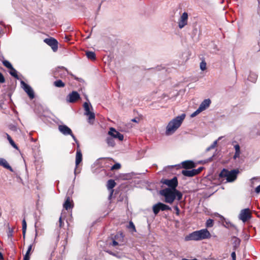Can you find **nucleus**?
Here are the masks:
<instances>
[{
    "label": "nucleus",
    "instance_id": "obj_1",
    "mask_svg": "<svg viewBox=\"0 0 260 260\" xmlns=\"http://www.w3.org/2000/svg\"><path fill=\"white\" fill-rule=\"evenodd\" d=\"M160 194L165 197V202L172 204L177 199L178 201L182 199V193L177 189L165 188L160 191Z\"/></svg>",
    "mask_w": 260,
    "mask_h": 260
},
{
    "label": "nucleus",
    "instance_id": "obj_2",
    "mask_svg": "<svg viewBox=\"0 0 260 260\" xmlns=\"http://www.w3.org/2000/svg\"><path fill=\"white\" fill-rule=\"evenodd\" d=\"M211 237V234L207 229L196 231L189 234L185 237V240L188 241H200L204 239H209Z\"/></svg>",
    "mask_w": 260,
    "mask_h": 260
},
{
    "label": "nucleus",
    "instance_id": "obj_3",
    "mask_svg": "<svg viewBox=\"0 0 260 260\" xmlns=\"http://www.w3.org/2000/svg\"><path fill=\"white\" fill-rule=\"evenodd\" d=\"M185 117V114L183 113L170 121L166 127V135H170L174 133L180 126Z\"/></svg>",
    "mask_w": 260,
    "mask_h": 260
},
{
    "label": "nucleus",
    "instance_id": "obj_4",
    "mask_svg": "<svg viewBox=\"0 0 260 260\" xmlns=\"http://www.w3.org/2000/svg\"><path fill=\"white\" fill-rule=\"evenodd\" d=\"M239 173V171L238 169H234L230 171L224 169L221 171L219 176L220 179L225 178L226 182H231L236 179Z\"/></svg>",
    "mask_w": 260,
    "mask_h": 260
},
{
    "label": "nucleus",
    "instance_id": "obj_5",
    "mask_svg": "<svg viewBox=\"0 0 260 260\" xmlns=\"http://www.w3.org/2000/svg\"><path fill=\"white\" fill-rule=\"evenodd\" d=\"M84 109V115L88 116V122L91 123V120L95 119V114L93 111V108L90 103L85 102L83 104Z\"/></svg>",
    "mask_w": 260,
    "mask_h": 260
},
{
    "label": "nucleus",
    "instance_id": "obj_6",
    "mask_svg": "<svg viewBox=\"0 0 260 260\" xmlns=\"http://www.w3.org/2000/svg\"><path fill=\"white\" fill-rule=\"evenodd\" d=\"M161 182L169 187V188L172 189H177L176 187L178 186V180L176 177H173L171 179H163Z\"/></svg>",
    "mask_w": 260,
    "mask_h": 260
},
{
    "label": "nucleus",
    "instance_id": "obj_7",
    "mask_svg": "<svg viewBox=\"0 0 260 260\" xmlns=\"http://www.w3.org/2000/svg\"><path fill=\"white\" fill-rule=\"evenodd\" d=\"M58 129L60 133L64 135H70L73 138V140L76 143H77L78 140L75 136L73 134L72 131L70 128L66 125H59L58 126Z\"/></svg>",
    "mask_w": 260,
    "mask_h": 260
},
{
    "label": "nucleus",
    "instance_id": "obj_8",
    "mask_svg": "<svg viewBox=\"0 0 260 260\" xmlns=\"http://www.w3.org/2000/svg\"><path fill=\"white\" fill-rule=\"evenodd\" d=\"M171 208L162 203L159 202L153 206V211L155 215H156L158 213V212L161 211H166V210H170Z\"/></svg>",
    "mask_w": 260,
    "mask_h": 260
},
{
    "label": "nucleus",
    "instance_id": "obj_9",
    "mask_svg": "<svg viewBox=\"0 0 260 260\" xmlns=\"http://www.w3.org/2000/svg\"><path fill=\"white\" fill-rule=\"evenodd\" d=\"M22 87L25 92L27 94L30 99H33L35 98V94L32 88L23 81L20 82Z\"/></svg>",
    "mask_w": 260,
    "mask_h": 260
},
{
    "label": "nucleus",
    "instance_id": "obj_10",
    "mask_svg": "<svg viewBox=\"0 0 260 260\" xmlns=\"http://www.w3.org/2000/svg\"><path fill=\"white\" fill-rule=\"evenodd\" d=\"M250 218L251 214L248 208L242 210L239 215V218L244 222H246Z\"/></svg>",
    "mask_w": 260,
    "mask_h": 260
},
{
    "label": "nucleus",
    "instance_id": "obj_11",
    "mask_svg": "<svg viewBox=\"0 0 260 260\" xmlns=\"http://www.w3.org/2000/svg\"><path fill=\"white\" fill-rule=\"evenodd\" d=\"M80 99V94L77 91H73L67 96L66 100L68 102L73 103Z\"/></svg>",
    "mask_w": 260,
    "mask_h": 260
},
{
    "label": "nucleus",
    "instance_id": "obj_12",
    "mask_svg": "<svg viewBox=\"0 0 260 260\" xmlns=\"http://www.w3.org/2000/svg\"><path fill=\"white\" fill-rule=\"evenodd\" d=\"M188 21V14L186 12H184L178 20V27L179 28L182 29L185 25H187Z\"/></svg>",
    "mask_w": 260,
    "mask_h": 260
},
{
    "label": "nucleus",
    "instance_id": "obj_13",
    "mask_svg": "<svg viewBox=\"0 0 260 260\" xmlns=\"http://www.w3.org/2000/svg\"><path fill=\"white\" fill-rule=\"evenodd\" d=\"M68 74L67 69L64 67H58L55 69L54 75L56 77L63 78Z\"/></svg>",
    "mask_w": 260,
    "mask_h": 260
},
{
    "label": "nucleus",
    "instance_id": "obj_14",
    "mask_svg": "<svg viewBox=\"0 0 260 260\" xmlns=\"http://www.w3.org/2000/svg\"><path fill=\"white\" fill-rule=\"evenodd\" d=\"M108 134L110 135L113 139L117 138L120 141L123 140V135L120 134L119 132L116 131L113 127H111L108 132Z\"/></svg>",
    "mask_w": 260,
    "mask_h": 260
},
{
    "label": "nucleus",
    "instance_id": "obj_15",
    "mask_svg": "<svg viewBox=\"0 0 260 260\" xmlns=\"http://www.w3.org/2000/svg\"><path fill=\"white\" fill-rule=\"evenodd\" d=\"M45 42L49 46L51 47L53 51H56L58 48V42L55 39L50 38L46 39L44 40Z\"/></svg>",
    "mask_w": 260,
    "mask_h": 260
},
{
    "label": "nucleus",
    "instance_id": "obj_16",
    "mask_svg": "<svg viewBox=\"0 0 260 260\" xmlns=\"http://www.w3.org/2000/svg\"><path fill=\"white\" fill-rule=\"evenodd\" d=\"M77 151H76V168H77L78 166L79 165V164L82 161V154L81 151L79 148V144L78 143V142L77 141Z\"/></svg>",
    "mask_w": 260,
    "mask_h": 260
},
{
    "label": "nucleus",
    "instance_id": "obj_17",
    "mask_svg": "<svg viewBox=\"0 0 260 260\" xmlns=\"http://www.w3.org/2000/svg\"><path fill=\"white\" fill-rule=\"evenodd\" d=\"M116 183L115 181L113 179H110L108 181L107 184V187L108 189L110 190V194L109 195V198H111L113 193V188L115 186Z\"/></svg>",
    "mask_w": 260,
    "mask_h": 260
},
{
    "label": "nucleus",
    "instance_id": "obj_18",
    "mask_svg": "<svg viewBox=\"0 0 260 260\" xmlns=\"http://www.w3.org/2000/svg\"><path fill=\"white\" fill-rule=\"evenodd\" d=\"M211 103V100L209 99H205L201 103L199 108L203 111L209 107Z\"/></svg>",
    "mask_w": 260,
    "mask_h": 260
},
{
    "label": "nucleus",
    "instance_id": "obj_19",
    "mask_svg": "<svg viewBox=\"0 0 260 260\" xmlns=\"http://www.w3.org/2000/svg\"><path fill=\"white\" fill-rule=\"evenodd\" d=\"M182 167L184 169H191L195 167V164L192 161L186 160L182 162Z\"/></svg>",
    "mask_w": 260,
    "mask_h": 260
},
{
    "label": "nucleus",
    "instance_id": "obj_20",
    "mask_svg": "<svg viewBox=\"0 0 260 260\" xmlns=\"http://www.w3.org/2000/svg\"><path fill=\"white\" fill-rule=\"evenodd\" d=\"M233 250H236L240 246L241 240L239 238L234 236L232 238Z\"/></svg>",
    "mask_w": 260,
    "mask_h": 260
},
{
    "label": "nucleus",
    "instance_id": "obj_21",
    "mask_svg": "<svg viewBox=\"0 0 260 260\" xmlns=\"http://www.w3.org/2000/svg\"><path fill=\"white\" fill-rule=\"evenodd\" d=\"M0 166H3L5 168L9 169L10 171H12V169L11 166L9 165L6 159L4 158H0Z\"/></svg>",
    "mask_w": 260,
    "mask_h": 260
},
{
    "label": "nucleus",
    "instance_id": "obj_22",
    "mask_svg": "<svg viewBox=\"0 0 260 260\" xmlns=\"http://www.w3.org/2000/svg\"><path fill=\"white\" fill-rule=\"evenodd\" d=\"M72 207L73 206L72 205L70 198L69 197H67L66 201L63 204L64 208L68 210Z\"/></svg>",
    "mask_w": 260,
    "mask_h": 260
},
{
    "label": "nucleus",
    "instance_id": "obj_23",
    "mask_svg": "<svg viewBox=\"0 0 260 260\" xmlns=\"http://www.w3.org/2000/svg\"><path fill=\"white\" fill-rule=\"evenodd\" d=\"M182 174L187 177H193L195 176L193 169L191 170H182Z\"/></svg>",
    "mask_w": 260,
    "mask_h": 260
},
{
    "label": "nucleus",
    "instance_id": "obj_24",
    "mask_svg": "<svg viewBox=\"0 0 260 260\" xmlns=\"http://www.w3.org/2000/svg\"><path fill=\"white\" fill-rule=\"evenodd\" d=\"M86 55L89 59L94 60L96 59L95 54L93 51H86Z\"/></svg>",
    "mask_w": 260,
    "mask_h": 260
},
{
    "label": "nucleus",
    "instance_id": "obj_25",
    "mask_svg": "<svg viewBox=\"0 0 260 260\" xmlns=\"http://www.w3.org/2000/svg\"><path fill=\"white\" fill-rule=\"evenodd\" d=\"M235 149V153L234 155V158L236 159L239 157L240 155V147L239 144H236L234 146Z\"/></svg>",
    "mask_w": 260,
    "mask_h": 260
},
{
    "label": "nucleus",
    "instance_id": "obj_26",
    "mask_svg": "<svg viewBox=\"0 0 260 260\" xmlns=\"http://www.w3.org/2000/svg\"><path fill=\"white\" fill-rule=\"evenodd\" d=\"M257 75L254 73H250L248 77V80L252 82H255L257 80Z\"/></svg>",
    "mask_w": 260,
    "mask_h": 260
},
{
    "label": "nucleus",
    "instance_id": "obj_27",
    "mask_svg": "<svg viewBox=\"0 0 260 260\" xmlns=\"http://www.w3.org/2000/svg\"><path fill=\"white\" fill-rule=\"evenodd\" d=\"M53 85L56 87H63L65 86V84L60 79L57 80L54 82Z\"/></svg>",
    "mask_w": 260,
    "mask_h": 260
},
{
    "label": "nucleus",
    "instance_id": "obj_28",
    "mask_svg": "<svg viewBox=\"0 0 260 260\" xmlns=\"http://www.w3.org/2000/svg\"><path fill=\"white\" fill-rule=\"evenodd\" d=\"M106 142L109 146L113 147L115 145L114 139L112 137H108Z\"/></svg>",
    "mask_w": 260,
    "mask_h": 260
},
{
    "label": "nucleus",
    "instance_id": "obj_29",
    "mask_svg": "<svg viewBox=\"0 0 260 260\" xmlns=\"http://www.w3.org/2000/svg\"><path fill=\"white\" fill-rule=\"evenodd\" d=\"M31 249H32V245H30L28 246L27 250L24 256L23 259H25V258H26V259L29 260V256H30V251H31Z\"/></svg>",
    "mask_w": 260,
    "mask_h": 260
},
{
    "label": "nucleus",
    "instance_id": "obj_30",
    "mask_svg": "<svg viewBox=\"0 0 260 260\" xmlns=\"http://www.w3.org/2000/svg\"><path fill=\"white\" fill-rule=\"evenodd\" d=\"M7 139L8 140L10 144L15 148L18 149V147L11 137L8 134H6Z\"/></svg>",
    "mask_w": 260,
    "mask_h": 260
},
{
    "label": "nucleus",
    "instance_id": "obj_31",
    "mask_svg": "<svg viewBox=\"0 0 260 260\" xmlns=\"http://www.w3.org/2000/svg\"><path fill=\"white\" fill-rule=\"evenodd\" d=\"M10 71L9 73L10 75L13 77H15V78L18 79L19 78L17 75V71L13 67H12V69H10Z\"/></svg>",
    "mask_w": 260,
    "mask_h": 260
},
{
    "label": "nucleus",
    "instance_id": "obj_32",
    "mask_svg": "<svg viewBox=\"0 0 260 260\" xmlns=\"http://www.w3.org/2000/svg\"><path fill=\"white\" fill-rule=\"evenodd\" d=\"M221 219L222 220V219H223L224 220H225V223L226 224V227L227 228H232V227H234V225L230 221H226L225 220V219L222 216H220L219 215Z\"/></svg>",
    "mask_w": 260,
    "mask_h": 260
},
{
    "label": "nucleus",
    "instance_id": "obj_33",
    "mask_svg": "<svg viewBox=\"0 0 260 260\" xmlns=\"http://www.w3.org/2000/svg\"><path fill=\"white\" fill-rule=\"evenodd\" d=\"M214 221L212 219H208L206 222L207 228H211L213 226Z\"/></svg>",
    "mask_w": 260,
    "mask_h": 260
},
{
    "label": "nucleus",
    "instance_id": "obj_34",
    "mask_svg": "<svg viewBox=\"0 0 260 260\" xmlns=\"http://www.w3.org/2000/svg\"><path fill=\"white\" fill-rule=\"evenodd\" d=\"M3 63L8 69H12L13 66L9 61L4 60L3 61Z\"/></svg>",
    "mask_w": 260,
    "mask_h": 260
},
{
    "label": "nucleus",
    "instance_id": "obj_35",
    "mask_svg": "<svg viewBox=\"0 0 260 260\" xmlns=\"http://www.w3.org/2000/svg\"><path fill=\"white\" fill-rule=\"evenodd\" d=\"M26 226L27 225H26V221L24 219L22 220V233H23V236H24L25 234V232H26Z\"/></svg>",
    "mask_w": 260,
    "mask_h": 260
},
{
    "label": "nucleus",
    "instance_id": "obj_36",
    "mask_svg": "<svg viewBox=\"0 0 260 260\" xmlns=\"http://www.w3.org/2000/svg\"><path fill=\"white\" fill-rule=\"evenodd\" d=\"M217 141L218 140H216L215 141L212 145H211L209 147H208L207 149H206V151H209V150H210L211 149H214L217 145Z\"/></svg>",
    "mask_w": 260,
    "mask_h": 260
},
{
    "label": "nucleus",
    "instance_id": "obj_37",
    "mask_svg": "<svg viewBox=\"0 0 260 260\" xmlns=\"http://www.w3.org/2000/svg\"><path fill=\"white\" fill-rule=\"evenodd\" d=\"M201 112H202V110H201L200 108H198V109L196 111H194L193 113H192L191 114V117H194L196 116L197 115H198Z\"/></svg>",
    "mask_w": 260,
    "mask_h": 260
},
{
    "label": "nucleus",
    "instance_id": "obj_38",
    "mask_svg": "<svg viewBox=\"0 0 260 260\" xmlns=\"http://www.w3.org/2000/svg\"><path fill=\"white\" fill-rule=\"evenodd\" d=\"M121 165L119 163H116L112 166L111 170H118L120 168Z\"/></svg>",
    "mask_w": 260,
    "mask_h": 260
},
{
    "label": "nucleus",
    "instance_id": "obj_39",
    "mask_svg": "<svg viewBox=\"0 0 260 260\" xmlns=\"http://www.w3.org/2000/svg\"><path fill=\"white\" fill-rule=\"evenodd\" d=\"M200 69L202 71H204L206 69V63L204 61H202L200 63Z\"/></svg>",
    "mask_w": 260,
    "mask_h": 260
},
{
    "label": "nucleus",
    "instance_id": "obj_40",
    "mask_svg": "<svg viewBox=\"0 0 260 260\" xmlns=\"http://www.w3.org/2000/svg\"><path fill=\"white\" fill-rule=\"evenodd\" d=\"M203 169H204V167H201L197 169H193L194 175H196L199 174L200 172H201V171L203 170Z\"/></svg>",
    "mask_w": 260,
    "mask_h": 260
},
{
    "label": "nucleus",
    "instance_id": "obj_41",
    "mask_svg": "<svg viewBox=\"0 0 260 260\" xmlns=\"http://www.w3.org/2000/svg\"><path fill=\"white\" fill-rule=\"evenodd\" d=\"M127 228L128 229H133V231H135V232L136 231L135 225H134V224L133 223V222L132 221H130L129 222V224H128Z\"/></svg>",
    "mask_w": 260,
    "mask_h": 260
},
{
    "label": "nucleus",
    "instance_id": "obj_42",
    "mask_svg": "<svg viewBox=\"0 0 260 260\" xmlns=\"http://www.w3.org/2000/svg\"><path fill=\"white\" fill-rule=\"evenodd\" d=\"M174 209H175V210L176 211V214L177 215H179V214H180V210L178 207L177 205H176L174 207Z\"/></svg>",
    "mask_w": 260,
    "mask_h": 260
},
{
    "label": "nucleus",
    "instance_id": "obj_43",
    "mask_svg": "<svg viewBox=\"0 0 260 260\" xmlns=\"http://www.w3.org/2000/svg\"><path fill=\"white\" fill-rule=\"evenodd\" d=\"M9 128L13 131H16L17 129V126L15 125H10Z\"/></svg>",
    "mask_w": 260,
    "mask_h": 260
},
{
    "label": "nucleus",
    "instance_id": "obj_44",
    "mask_svg": "<svg viewBox=\"0 0 260 260\" xmlns=\"http://www.w3.org/2000/svg\"><path fill=\"white\" fill-rule=\"evenodd\" d=\"M236 250H234L231 253V257L232 260H236Z\"/></svg>",
    "mask_w": 260,
    "mask_h": 260
},
{
    "label": "nucleus",
    "instance_id": "obj_45",
    "mask_svg": "<svg viewBox=\"0 0 260 260\" xmlns=\"http://www.w3.org/2000/svg\"><path fill=\"white\" fill-rule=\"evenodd\" d=\"M5 81V80L3 75L0 72V83H4Z\"/></svg>",
    "mask_w": 260,
    "mask_h": 260
},
{
    "label": "nucleus",
    "instance_id": "obj_46",
    "mask_svg": "<svg viewBox=\"0 0 260 260\" xmlns=\"http://www.w3.org/2000/svg\"><path fill=\"white\" fill-rule=\"evenodd\" d=\"M118 242L115 240V239H113V241H112V243L111 244V245L113 246H116L117 245H118Z\"/></svg>",
    "mask_w": 260,
    "mask_h": 260
},
{
    "label": "nucleus",
    "instance_id": "obj_47",
    "mask_svg": "<svg viewBox=\"0 0 260 260\" xmlns=\"http://www.w3.org/2000/svg\"><path fill=\"white\" fill-rule=\"evenodd\" d=\"M255 191L257 193H258L260 192V185H258V186H257L255 188Z\"/></svg>",
    "mask_w": 260,
    "mask_h": 260
},
{
    "label": "nucleus",
    "instance_id": "obj_48",
    "mask_svg": "<svg viewBox=\"0 0 260 260\" xmlns=\"http://www.w3.org/2000/svg\"><path fill=\"white\" fill-rule=\"evenodd\" d=\"M59 226L60 227H62V224L63 223L62 220H61V217H60L59 218Z\"/></svg>",
    "mask_w": 260,
    "mask_h": 260
},
{
    "label": "nucleus",
    "instance_id": "obj_49",
    "mask_svg": "<svg viewBox=\"0 0 260 260\" xmlns=\"http://www.w3.org/2000/svg\"><path fill=\"white\" fill-rule=\"evenodd\" d=\"M77 168H76H76H75V170H74V174H75V176H76V175H77V173H78V172H77ZM79 173V172H78V173ZM75 178H76V176H75L74 180H75Z\"/></svg>",
    "mask_w": 260,
    "mask_h": 260
},
{
    "label": "nucleus",
    "instance_id": "obj_50",
    "mask_svg": "<svg viewBox=\"0 0 260 260\" xmlns=\"http://www.w3.org/2000/svg\"><path fill=\"white\" fill-rule=\"evenodd\" d=\"M256 179H257V178H256V177H253V178H252L251 179V183H253V181H254V180H256Z\"/></svg>",
    "mask_w": 260,
    "mask_h": 260
},
{
    "label": "nucleus",
    "instance_id": "obj_51",
    "mask_svg": "<svg viewBox=\"0 0 260 260\" xmlns=\"http://www.w3.org/2000/svg\"><path fill=\"white\" fill-rule=\"evenodd\" d=\"M107 252H108L109 254H111V255H114V256H115V255H116V254H115L114 253H113V252H111V251H107Z\"/></svg>",
    "mask_w": 260,
    "mask_h": 260
},
{
    "label": "nucleus",
    "instance_id": "obj_52",
    "mask_svg": "<svg viewBox=\"0 0 260 260\" xmlns=\"http://www.w3.org/2000/svg\"><path fill=\"white\" fill-rule=\"evenodd\" d=\"M2 258H3V255L0 252V259H1Z\"/></svg>",
    "mask_w": 260,
    "mask_h": 260
},
{
    "label": "nucleus",
    "instance_id": "obj_53",
    "mask_svg": "<svg viewBox=\"0 0 260 260\" xmlns=\"http://www.w3.org/2000/svg\"><path fill=\"white\" fill-rule=\"evenodd\" d=\"M132 121H133V122H137V120H136V119H135V118H134V119H133L132 120Z\"/></svg>",
    "mask_w": 260,
    "mask_h": 260
},
{
    "label": "nucleus",
    "instance_id": "obj_54",
    "mask_svg": "<svg viewBox=\"0 0 260 260\" xmlns=\"http://www.w3.org/2000/svg\"><path fill=\"white\" fill-rule=\"evenodd\" d=\"M182 260H192V259H186V258H183Z\"/></svg>",
    "mask_w": 260,
    "mask_h": 260
},
{
    "label": "nucleus",
    "instance_id": "obj_55",
    "mask_svg": "<svg viewBox=\"0 0 260 260\" xmlns=\"http://www.w3.org/2000/svg\"><path fill=\"white\" fill-rule=\"evenodd\" d=\"M221 138H222V137H219V138H218V140H220V139H221Z\"/></svg>",
    "mask_w": 260,
    "mask_h": 260
},
{
    "label": "nucleus",
    "instance_id": "obj_56",
    "mask_svg": "<svg viewBox=\"0 0 260 260\" xmlns=\"http://www.w3.org/2000/svg\"><path fill=\"white\" fill-rule=\"evenodd\" d=\"M66 39L67 40H68V37H67V36L66 37Z\"/></svg>",
    "mask_w": 260,
    "mask_h": 260
},
{
    "label": "nucleus",
    "instance_id": "obj_57",
    "mask_svg": "<svg viewBox=\"0 0 260 260\" xmlns=\"http://www.w3.org/2000/svg\"><path fill=\"white\" fill-rule=\"evenodd\" d=\"M212 157H210V159H209V160H212Z\"/></svg>",
    "mask_w": 260,
    "mask_h": 260
},
{
    "label": "nucleus",
    "instance_id": "obj_58",
    "mask_svg": "<svg viewBox=\"0 0 260 260\" xmlns=\"http://www.w3.org/2000/svg\"><path fill=\"white\" fill-rule=\"evenodd\" d=\"M120 236L121 237H122V234H120Z\"/></svg>",
    "mask_w": 260,
    "mask_h": 260
},
{
    "label": "nucleus",
    "instance_id": "obj_59",
    "mask_svg": "<svg viewBox=\"0 0 260 260\" xmlns=\"http://www.w3.org/2000/svg\"><path fill=\"white\" fill-rule=\"evenodd\" d=\"M192 260H198V259L196 258H194V259H192Z\"/></svg>",
    "mask_w": 260,
    "mask_h": 260
}]
</instances>
